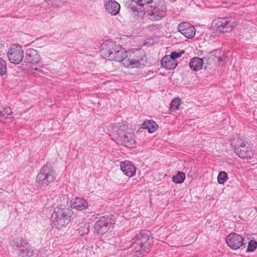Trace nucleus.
Masks as SVG:
<instances>
[{
	"label": "nucleus",
	"instance_id": "nucleus-1",
	"mask_svg": "<svg viewBox=\"0 0 257 257\" xmlns=\"http://www.w3.org/2000/svg\"><path fill=\"white\" fill-rule=\"evenodd\" d=\"M127 52L120 45H117L115 42L109 41L103 43L99 50L100 54L103 58L120 62L122 65Z\"/></svg>",
	"mask_w": 257,
	"mask_h": 257
},
{
	"label": "nucleus",
	"instance_id": "nucleus-2",
	"mask_svg": "<svg viewBox=\"0 0 257 257\" xmlns=\"http://www.w3.org/2000/svg\"><path fill=\"white\" fill-rule=\"evenodd\" d=\"M112 129L113 139L116 144L126 147H131L135 144L134 133L125 124L116 123Z\"/></svg>",
	"mask_w": 257,
	"mask_h": 257
},
{
	"label": "nucleus",
	"instance_id": "nucleus-3",
	"mask_svg": "<svg viewBox=\"0 0 257 257\" xmlns=\"http://www.w3.org/2000/svg\"><path fill=\"white\" fill-rule=\"evenodd\" d=\"M151 233L148 230H144L137 234L132 240L131 248L137 257H142L150 251L152 244Z\"/></svg>",
	"mask_w": 257,
	"mask_h": 257
},
{
	"label": "nucleus",
	"instance_id": "nucleus-4",
	"mask_svg": "<svg viewBox=\"0 0 257 257\" xmlns=\"http://www.w3.org/2000/svg\"><path fill=\"white\" fill-rule=\"evenodd\" d=\"M230 146L234 153L241 159H251L254 155L250 143L239 135H234L230 140Z\"/></svg>",
	"mask_w": 257,
	"mask_h": 257
},
{
	"label": "nucleus",
	"instance_id": "nucleus-5",
	"mask_svg": "<svg viewBox=\"0 0 257 257\" xmlns=\"http://www.w3.org/2000/svg\"><path fill=\"white\" fill-rule=\"evenodd\" d=\"M147 63L146 52L142 49H132L127 51L123 61V66L128 68H142Z\"/></svg>",
	"mask_w": 257,
	"mask_h": 257
},
{
	"label": "nucleus",
	"instance_id": "nucleus-6",
	"mask_svg": "<svg viewBox=\"0 0 257 257\" xmlns=\"http://www.w3.org/2000/svg\"><path fill=\"white\" fill-rule=\"evenodd\" d=\"M72 214V210L69 208L63 207L62 205L57 206L51 215L53 225L58 229L66 226L70 222Z\"/></svg>",
	"mask_w": 257,
	"mask_h": 257
},
{
	"label": "nucleus",
	"instance_id": "nucleus-7",
	"mask_svg": "<svg viewBox=\"0 0 257 257\" xmlns=\"http://www.w3.org/2000/svg\"><path fill=\"white\" fill-rule=\"evenodd\" d=\"M55 171L50 166H44L37 174L36 184L38 186L46 187L53 182L56 178Z\"/></svg>",
	"mask_w": 257,
	"mask_h": 257
},
{
	"label": "nucleus",
	"instance_id": "nucleus-8",
	"mask_svg": "<svg viewBox=\"0 0 257 257\" xmlns=\"http://www.w3.org/2000/svg\"><path fill=\"white\" fill-rule=\"evenodd\" d=\"M115 222L113 216L105 215L99 217L94 225L95 232L103 235L108 232H111L113 229Z\"/></svg>",
	"mask_w": 257,
	"mask_h": 257
},
{
	"label": "nucleus",
	"instance_id": "nucleus-9",
	"mask_svg": "<svg viewBox=\"0 0 257 257\" xmlns=\"http://www.w3.org/2000/svg\"><path fill=\"white\" fill-rule=\"evenodd\" d=\"M236 25L235 19L230 17L218 18L214 20L212 24L215 31L222 33L230 32Z\"/></svg>",
	"mask_w": 257,
	"mask_h": 257
},
{
	"label": "nucleus",
	"instance_id": "nucleus-10",
	"mask_svg": "<svg viewBox=\"0 0 257 257\" xmlns=\"http://www.w3.org/2000/svg\"><path fill=\"white\" fill-rule=\"evenodd\" d=\"M13 246L20 257H31L35 253V250L28 241L21 237L15 238L13 240Z\"/></svg>",
	"mask_w": 257,
	"mask_h": 257
},
{
	"label": "nucleus",
	"instance_id": "nucleus-11",
	"mask_svg": "<svg viewBox=\"0 0 257 257\" xmlns=\"http://www.w3.org/2000/svg\"><path fill=\"white\" fill-rule=\"evenodd\" d=\"M7 57L11 63L19 64L24 59V51L22 47L17 44L11 45L8 50Z\"/></svg>",
	"mask_w": 257,
	"mask_h": 257
},
{
	"label": "nucleus",
	"instance_id": "nucleus-12",
	"mask_svg": "<svg viewBox=\"0 0 257 257\" xmlns=\"http://www.w3.org/2000/svg\"><path fill=\"white\" fill-rule=\"evenodd\" d=\"M23 59L24 62L34 66L38 65L39 67H42L43 65L39 52L34 49H27L25 51V55H24Z\"/></svg>",
	"mask_w": 257,
	"mask_h": 257
},
{
	"label": "nucleus",
	"instance_id": "nucleus-13",
	"mask_svg": "<svg viewBox=\"0 0 257 257\" xmlns=\"http://www.w3.org/2000/svg\"><path fill=\"white\" fill-rule=\"evenodd\" d=\"M227 245L233 250H236L243 245V239L241 235L236 233H230L226 237Z\"/></svg>",
	"mask_w": 257,
	"mask_h": 257
},
{
	"label": "nucleus",
	"instance_id": "nucleus-14",
	"mask_svg": "<svg viewBox=\"0 0 257 257\" xmlns=\"http://www.w3.org/2000/svg\"><path fill=\"white\" fill-rule=\"evenodd\" d=\"M178 30L185 37L191 39L195 34V29L188 22H182L178 27Z\"/></svg>",
	"mask_w": 257,
	"mask_h": 257
},
{
	"label": "nucleus",
	"instance_id": "nucleus-15",
	"mask_svg": "<svg viewBox=\"0 0 257 257\" xmlns=\"http://www.w3.org/2000/svg\"><path fill=\"white\" fill-rule=\"evenodd\" d=\"M105 11L112 16H116L120 11V5L114 0L106 1L104 4Z\"/></svg>",
	"mask_w": 257,
	"mask_h": 257
},
{
	"label": "nucleus",
	"instance_id": "nucleus-16",
	"mask_svg": "<svg viewBox=\"0 0 257 257\" xmlns=\"http://www.w3.org/2000/svg\"><path fill=\"white\" fill-rule=\"evenodd\" d=\"M166 9L165 8L160 9L154 7L153 10L148 12V15L150 20L158 21L162 19L166 15Z\"/></svg>",
	"mask_w": 257,
	"mask_h": 257
},
{
	"label": "nucleus",
	"instance_id": "nucleus-17",
	"mask_svg": "<svg viewBox=\"0 0 257 257\" xmlns=\"http://www.w3.org/2000/svg\"><path fill=\"white\" fill-rule=\"evenodd\" d=\"M120 167L124 174L129 178L134 176L136 174V167L130 161L121 162Z\"/></svg>",
	"mask_w": 257,
	"mask_h": 257
},
{
	"label": "nucleus",
	"instance_id": "nucleus-18",
	"mask_svg": "<svg viewBox=\"0 0 257 257\" xmlns=\"http://www.w3.org/2000/svg\"><path fill=\"white\" fill-rule=\"evenodd\" d=\"M70 205L72 209L78 211H82L88 207L87 201L84 198L80 197H76L75 199L71 201Z\"/></svg>",
	"mask_w": 257,
	"mask_h": 257
},
{
	"label": "nucleus",
	"instance_id": "nucleus-19",
	"mask_svg": "<svg viewBox=\"0 0 257 257\" xmlns=\"http://www.w3.org/2000/svg\"><path fill=\"white\" fill-rule=\"evenodd\" d=\"M161 64L166 69L171 70L175 68L177 63L169 56H165L161 60Z\"/></svg>",
	"mask_w": 257,
	"mask_h": 257
},
{
	"label": "nucleus",
	"instance_id": "nucleus-20",
	"mask_svg": "<svg viewBox=\"0 0 257 257\" xmlns=\"http://www.w3.org/2000/svg\"><path fill=\"white\" fill-rule=\"evenodd\" d=\"M203 60L198 57H195L191 59L189 62V66L194 71H198L202 68Z\"/></svg>",
	"mask_w": 257,
	"mask_h": 257
},
{
	"label": "nucleus",
	"instance_id": "nucleus-21",
	"mask_svg": "<svg viewBox=\"0 0 257 257\" xmlns=\"http://www.w3.org/2000/svg\"><path fill=\"white\" fill-rule=\"evenodd\" d=\"M212 55L213 56V60L216 63L217 66H220L222 65V62L224 57V52L221 49H216L213 51Z\"/></svg>",
	"mask_w": 257,
	"mask_h": 257
},
{
	"label": "nucleus",
	"instance_id": "nucleus-22",
	"mask_svg": "<svg viewBox=\"0 0 257 257\" xmlns=\"http://www.w3.org/2000/svg\"><path fill=\"white\" fill-rule=\"evenodd\" d=\"M158 127V124L153 120L145 121L142 124V128L147 129L149 133H154Z\"/></svg>",
	"mask_w": 257,
	"mask_h": 257
},
{
	"label": "nucleus",
	"instance_id": "nucleus-23",
	"mask_svg": "<svg viewBox=\"0 0 257 257\" xmlns=\"http://www.w3.org/2000/svg\"><path fill=\"white\" fill-rule=\"evenodd\" d=\"M1 122H11L12 121L11 117H8L9 115L12 113V110L10 107H6L3 108V110H1Z\"/></svg>",
	"mask_w": 257,
	"mask_h": 257
},
{
	"label": "nucleus",
	"instance_id": "nucleus-24",
	"mask_svg": "<svg viewBox=\"0 0 257 257\" xmlns=\"http://www.w3.org/2000/svg\"><path fill=\"white\" fill-rule=\"evenodd\" d=\"M185 179V174L182 172L178 171L176 175L172 177V181L176 184H181Z\"/></svg>",
	"mask_w": 257,
	"mask_h": 257
},
{
	"label": "nucleus",
	"instance_id": "nucleus-25",
	"mask_svg": "<svg viewBox=\"0 0 257 257\" xmlns=\"http://www.w3.org/2000/svg\"><path fill=\"white\" fill-rule=\"evenodd\" d=\"M228 179V176L226 172L222 171L219 173L217 176V181L220 184H223Z\"/></svg>",
	"mask_w": 257,
	"mask_h": 257
},
{
	"label": "nucleus",
	"instance_id": "nucleus-26",
	"mask_svg": "<svg viewBox=\"0 0 257 257\" xmlns=\"http://www.w3.org/2000/svg\"><path fill=\"white\" fill-rule=\"evenodd\" d=\"M7 67L6 62L0 57V75L3 76L7 73Z\"/></svg>",
	"mask_w": 257,
	"mask_h": 257
},
{
	"label": "nucleus",
	"instance_id": "nucleus-27",
	"mask_svg": "<svg viewBox=\"0 0 257 257\" xmlns=\"http://www.w3.org/2000/svg\"><path fill=\"white\" fill-rule=\"evenodd\" d=\"M181 104V99L179 98L173 99L170 103V108L174 110L178 109Z\"/></svg>",
	"mask_w": 257,
	"mask_h": 257
},
{
	"label": "nucleus",
	"instance_id": "nucleus-28",
	"mask_svg": "<svg viewBox=\"0 0 257 257\" xmlns=\"http://www.w3.org/2000/svg\"><path fill=\"white\" fill-rule=\"evenodd\" d=\"M257 248V242L255 240H250L248 242V244L246 250V252H253Z\"/></svg>",
	"mask_w": 257,
	"mask_h": 257
},
{
	"label": "nucleus",
	"instance_id": "nucleus-29",
	"mask_svg": "<svg viewBox=\"0 0 257 257\" xmlns=\"http://www.w3.org/2000/svg\"><path fill=\"white\" fill-rule=\"evenodd\" d=\"M185 53L184 50H181L180 52H173L171 53V55L169 56L171 57L173 59V60H176V59L180 57Z\"/></svg>",
	"mask_w": 257,
	"mask_h": 257
},
{
	"label": "nucleus",
	"instance_id": "nucleus-30",
	"mask_svg": "<svg viewBox=\"0 0 257 257\" xmlns=\"http://www.w3.org/2000/svg\"><path fill=\"white\" fill-rule=\"evenodd\" d=\"M162 28V25L158 24H153L148 26L149 30L152 31H155L159 30Z\"/></svg>",
	"mask_w": 257,
	"mask_h": 257
},
{
	"label": "nucleus",
	"instance_id": "nucleus-31",
	"mask_svg": "<svg viewBox=\"0 0 257 257\" xmlns=\"http://www.w3.org/2000/svg\"><path fill=\"white\" fill-rule=\"evenodd\" d=\"M31 72L33 73L34 74H39L40 73H43V70L39 68H32Z\"/></svg>",
	"mask_w": 257,
	"mask_h": 257
}]
</instances>
